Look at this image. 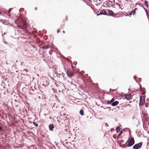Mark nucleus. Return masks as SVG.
<instances>
[{
  "label": "nucleus",
  "instance_id": "obj_1",
  "mask_svg": "<svg viewBox=\"0 0 149 149\" xmlns=\"http://www.w3.org/2000/svg\"><path fill=\"white\" fill-rule=\"evenodd\" d=\"M127 143V146L130 147L133 145L135 143L134 139L133 137L130 138V136L128 140L126 143Z\"/></svg>",
  "mask_w": 149,
  "mask_h": 149
},
{
  "label": "nucleus",
  "instance_id": "obj_2",
  "mask_svg": "<svg viewBox=\"0 0 149 149\" xmlns=\"http://www.w3.org/2000/svg\"><path fill=\"white\" fill-rule=\"evenodd\" d=\"M145 97L144 96H141L140 97L139 103L140 106H143L144 104V103H145Z\"/></svg>",
  "mask_w": 149,
  "mask_h": 149
},
{
  "label": "nucleus",
  "instance_id": "obj_3",
  "mask_svg": "<svg viewBox=\"0 0 149 149\" xmlns=\"http://www.w3.org/2000/svg\"><path fill=\"white\" fill-rule=\"evenodd\" d=\"M143 144L142 142L135 144L133 147V149H138L141 148Z\"/></svg>",
  "mask_w": 149,
  "mask_h": 149
},
{
  "label": "nucleus",
  "instance_id": "obj_4",
  "mask_svg": "<svg viewBox=\"0 0 149 149\" xmlns=\"http://www.w3.org/2000/svg\"><path fill=\"white\" fill-rule=\"evenodd\" d=\"M66 74L67 75L70 77H72L74 76V75L73 73H72L71 72L69 71L68 70Z\"/></svg>",
  "mask_w": 149,
  "mask_h": 149
},
{
  "label": "nucleus",
  "instance_id": "obj_5",
  "mask_svg": "<svg viewBox=\"0 0 149 149\" xmlns=\"http://www.w3.org/2000/svg\"><path fill=\"white\" fill-rule=\"evenodd\" d=\"M108 14L110 16H114V14L113 11L109 9H107Z\"/></svg>",
  "mask_w": 149,
  "mask_h": 149
},
{
  "label": "nucleus",
  "instance_id": "obj_6",
  "mask_svg": "<svg viewBox=\"0 0 149 149\" xmlns=\"http://www.w3.org/2000/svg\"><path fill=\"white\" fill-rule=\"evenodd\" d=\"M107 15V13L104 10H102L98 14H97V15Z\"/></svg>",
  "mask_w": 149,
  "mask_h": 149
},
{
  "label": "nucleus",
  "instance_id": "obj_7",
  "mask_svg": "<svg viewBox=\"0 0 149 149\" xmlns=\"http://www.w3.org/2000/svg\"><path fill=\"white\" fill-rule=\"evenodd\" d=\"M50 47V46L49 45H47L46 46H43L41 47V48L42 49H47Z\"/></svg>",
  "mask_w": 149,
  "mask_h": 149
},
{
  "label": "nucleus",
  "instance_id": "obj_8",
  "mask_svg": "<svg viewBox=\"0 0 149 149\" xmlns=\"http://www.w3.org/2000/svg\"><path fill=\"white\" fill-rule=\"evenodd\" d=\"M118 103L119 102L117 101H116L112 103L111 104V105L113 106H115L118 104Z\"/></svg>",
  "mask_w": 149,
  "mask_h": 149
},
{
  "label": "nucleus",
  "instance_id": "obj_9",
  "mask_svg": "<svg viewBox=\"0 0 149 149\" xmlns=\"http://www.w3.org/2000/svg\"><path fill=\"white\" fill-rule=\"evenodd\" d=\"M49 130L51 131H52L53 130V129L54 128V125L53 124H51L49 126Z\"/></svg>",
  "mask_w": 149,
  "mask_h": 149
},
{
  "label": "nucleus",
  "instance_id": "obj_10",
  "mask_svg": "<svg viewBox=\"0 0 149 149\" xmlns=\"http://www.w3.org/2000/svg\"><path fill=\"white\" fill-rule=\"evenodd\" d=\"M12 10H13V9L12 8H10L9 9L8 12H7L8 15L10 17L11 16V15L10 14V12Z\"/></svg>",
  "mask_w": 149,
  "mask_h": 149
},
{
  "label": "nucleus",
  "instance_id": "obj_11",
  "mask_svg": "<svg viewBox=\"0 0 149 149\" xmlns=\"http://www.w3.org/2000/svg\"><path fill=\"white\" fill-rule=\"evenodd\" d=\"M120 128L119 126H117L116 128V131L117 132H118L120 131Z\"/></svg>",
  "mask_w": 149,
  "mask_h": 149
},
{
  "label": "nucleus",
  "instance_id": "obj_12",
  "mask_svg": "<svg viewBox=\"0 0 149 149\" xmlns=\"http://www.w3.org/2000/svg\"><path fill=\"white\" fill-rule=\"evenodd\" d=\"M23 27H24V28H26L27 26V24L25 22H23Z\"/></svg>",
  "mask_w": 149,
  "mask_h": 149
},
{
  "label": "nucleus",
  "instance_id": "obj_13",
  "mask_svg": "<svg viewBox=\"0 0 149 149\" xmlns=\"http://www.w3.org/2000/svg\"><path fill=\"white\" fill-rule=\"evenodd\" d=\"M131 95L130 94L126 95L125 97L127 99H129Z\"/></svg>",
  "mask_w": 149,
  "mask_h": 149
},
{
  "label": "nucleus",
  "instance_id": "obj_14",
  "mask_svg": "<svg viewBox=\"0 0 149 149\" xmlns=\"http://www.w3.org/2000/svg\"><path fill=\"white\" fill-rule=\"evenodd\" d=\"M80 114L82 116H83L84 115V112L83 110L81 109L79 112Z\"/></svg>",
  "mask_w": 149,
  "mask_h": 149
},
{
  "label": "nucleus",
  "instance_id": "obj_15",
  "mask_svg": "<svg viewBox=\"0 0 149 149\" xmlns=\"http://www.w3.org/2000/svg\"><path fill=\"white\" fill-rule=\"evenodd\" d=\"M17 27H19L20 29H21L22 30H24V27L22 25H18L17 26Z\"/></svg>",
  "mask_w": 149,
  "mask_h": 149
},
{
  "label": "nucleus",
  "instance_id": "obj_16",
  "mask_svg": "<svg viewBox=\"0 0 149 149\" xmlns=\"http://www.w3.org/2000/svg\"><path fill=\"white\" fill-rule=\"evenodd\" d=\"M146 4V6L148 8V2L147 1H145L144 2Z\"/></svg>",
  "mask_w": 149,
  "mask_h": 149
},
{
  "label": "nucleus",
  "instance_id": "obj_17",
  "mask_svg": "<svg viewBox=\"0 0 149 149\" xmlns=\"http://www.w3.org/2000/svg\"><path fill=\"white\" fill-rule=\"evenodd\" d=\"M64 74L63 73H62L61 75L58 74V75H59V76H58V77H60V76H61V78L63 77V79H64Z\"/></svg>",
  "mask_w": 149,
  "mask_h": 149
},
{
  "label": "nucleus",
  "instance_id": "obj_18",
  "mask_svg": "<svg viewBox=\"0 0 149 149\" xmlns=\"http://www.w3.org/2000/svg\"><path fill=\"white\" fill-rule=\"evenodd\" d=\"M137 8H135L134 10H133L132 12V13H133V14L134 15L135 13H136V12L135 11H136V10Z\"/></svg>",
  "mask_w": 149,
  "mask_h": 149
},
{
  "label": "nucleus",
  "instance_id": "obj_19",
  "mask_svg": "<svg viewBox=\"0 0 149 149\" xmlns=\"http://www.w3.org/2000/svg\"><path fill=\"white\" fill-rule=\"evenodd\" d=\"M33 124L34 125H35V126L36 127H37L38 126V124L37 123H36L35 122H33Z\"/></svg>",
  "mask_w": 149,
  "mask_h": 149
},
{
  "label": "nucleus",
  "instance_id": "obj_20",
  "mask_svg": "<svg viewBox=\"0 0 149 149\" xmlns=\"http://www.w3.org/2000/svg\"><path fill=\"white\" fill-rule=\"evenodd\" d=\"M125 130H126V131H129V134L130 135L131 132L130 130L128 128H127L126 129H125Z\"/></svg>",
  "mask_w": 149,
  "mask_h": 149
},
{
  "label": "nucleus",
  "instance_id": "obj_21",
  "mask_svg": "<svg viewBox=\"0 0 149 149\" xmlns=\"http://www.w3.org/2000/svg\"><path fill=\"white\" fill-rule=\"evenodd\" d=\"M107 103L108 104H110L111 103V101L110 100H108L107 102Z\"/></svg>",
  "mask_w": 149,
  "mask_h": 149
},
{
  "label": "nucleus",
  "instance_id": "obj_22",
  "mask_svg": "<svg viewBox=\"0 0 149 149\" xmlns=\"http://www.w3.org/2000/svg\"><path fill=\"white\" fill-rule=\"evenodd\" d=\"M145 11L146 12L147 16L148 17V10H147V9H146L145 10Z\"/></svg>",
  "mask_w": 149,
  "mask_h": 149
},
{
  "label": "nucleus",
  "instance_id": "obj_23",
  "mask_svg": "<svg viewBox=\"0 0 149 149\" xmlns=\"http://www.w3.org/2000/svg\"><path fill=\"white\" fill-rule=\"evenodd\" d=\"M114 99L113 98H112L111 100H110V101H111V103H112L114 101Z\"/></svg>",
  "mask_w": 149,
  "mask_h": 149
},
{
  "label": "nucleus",
  "instance_id": "obj_24",
  "mask_svg": "<svg viewBox=\"0 0 149 149\" xmlns=\"http://www.w3.org/2000/svg\"><path fill=\"white\" fill-rule=\"evenodd\" d=\"M64 26V24H63L62 25H61V28H63V27Z\"/></svg>",
  "mask_w": 149,
  "mask_h": 149
},
{
  "label": "nucleus",
  "instance_id": "obj_25",
  "mask_svg": "<svg viewBox=\"0 0 149 149\" xmlns=\"http://www.w3.org/2000/svg\"><path fill=\"white\" fill-rule=\"evenodd\" d=\"M68 82H69V83H70L72 85V84H73V85H75L74 84H73L72 83V82H70V81H68Z\"/></svg>",
  "mask_w": 149,
  "mask_h": 149
},
{
  "label": "nucleus",
  "instance_id": "obj_26",
  "mask_svg": "<svg viewBox=\"0 0 149 149\" xmlns=\"http://www.w3.org/2000/svg\"><path fill=\"white\" fill-rule=\"evenodd\" d=\"M105 125L106 127H109V125L107 124V123H106L105 124Z\"/></svg>",
  "mask_w": 149,
  "mask_h": 149
},
{
  "label": "nucleus",
  "instance_id": "obj_27",
  "mask_svg": "<svg viewBox=\"0 0 149 149\" xmlns=\"http://www.w3.org/2000/svg\"><path fill=\"white\" fill-rule=\"evenodd\" d=\"M3 130V128L0 126V130Z\"/></svg>",
  "mask_w": 149,
  "mask_h": 149
},
{
  "label": "nucleus",
  "instance_id": "obj_28",
  "mask_svg": "<svg viewBox=\"0 0 149 149\" xmlns=\"http://www.w3.org/2000/svg\"><path fill=\"white\" fill-rule=\"evenodd\" d=\"M60 30H59L58 29L57 31V33H59V32H60Z\"/></svg>",
  "mask_w": 149,
  "mask_h": 149
},
{
  "label": "nucleus",
  "instance_id": "obj_29",
  "mask_svg": "<svg viewBox=\"0 0 149 149\" xmlns=\"http://www.w3.org/2000/svg\"><path fill=\"white\" fill-rule=\"evenodd\" d=\"M65 59H66L67 60H68V61H70V62L71 63H72V61H71L68 60V59L67 58H65Z\"/></svg>",
  "mask_w": 149,
  "mask_h": 149
},
{
  "label": "nucleus",
  "instance_id": "obj_30",
  "mask_svg": "<svg viewBox=\"0 0 149 149\" xmlns=\"http://www.w3.org/2000/svg\"><path fill=\"white\" fill-rule=\"evenodd\" d=\"M122 133V132H121L118 135H120Z\"/></svg>",
  "mask_w": 149,
  "mask_h": 149
},
{
  "label": "nucleus",
  "instance_id": "obj_31",
  "mask_svg": "<svg viewBox=\"0 0 149 149\" xmlns=\"http://www.w3.org/2000/svg\"><path fill=\"white\" fill-rule=\"evenodd\" d=\"M55 85H56V86L57 87H58V85L57 84H56V83H55Z\"/></svg>",
  "mask_w": 149,
  "mask_h": 149
},
{
  "label": "nucleus",
  "instance_id": "obj_32",
  "mask_svg": "<svg viewBox=\"0 0 149 149\" xmlns=\"http://www.w3.org/2000/svg\"><path fill=\"white\" fill-rule=\"evenodd\" d=\"M110 90H111V91H115V90H114V89H113V90H111V89H110Z\"/></svg>",
  "mask_w": 149,
  "mask_h": 149
},
{
  "label": "nucleus",
  "instance_id": "obj_33",
  "mask_svg": "<svg viewBox=\"0 0 149 149\" xmlns=\"http://www.w3.org/2000/svg\"><path fill=\"white\" fill-rule=\"evenodd\" d=\"M148 104H146V107H148Z\"/></svg>",
  "mask_w": 149,
  "mask_h": 149
},
{
  "label": "nucleus",
  "instance_id": "obj_34",
  "mask_svg": "<svg viewBox=\"0 0 149 149\" xmlns=\"http://www.w3.org/2000/svg\"><path fill=\"white\" fill-rule=\"evenodd\" d=\"M129 14H130V15H132V12H130V13Z\"/></svg>",
  "mask_w": 149,
  "mask_h": 149
},
{
  "label": "nucleus",
  "instance_id": "obj_35",
  "mask_svg": "<svg viewBox=\"0 0 149 149\" xmlns=\"http://www.w3.org/2000/svg\"><path fill=\"white\" fill-rule=\"evenodd\" d=\"M120 141L122 142H124V141L123 140H121Z\"/></svg>",
  "mask_w": 149,
  "mask_h": 149
},
{
  "label": "nucleus",
  "instance_id": "obj_36",
  "mask_svg": "<svg viewBox=\"0 0 149 149\" xmlns=\"http://www.w3.org/2000/svg\"><path fill=\"white\" fill-rule=\"evenodd\" d=\"M123 148H125V147H127V146H125V145H123Z\"/></svg>",
  "mask_w": 149,
  "mask_h": 149
},
{
  "label": "nucleus",
  "instance_id": "obj_37",
  "mask_svg": "<svg viewBox=\"0 0 149 149\" xmlns=\"http://www.w3.org/2000/svg\"><path fill=\"white\" fill-rule=\"evenodd\" d=\"M135 81L137 83H138V81L136 79H135Z\"/></svg>",
  "mask_w": 149,
  "mask_h": 149
},
{
  "label": "nucleus",
  "instance_id": "obj_38",
  "mask_svg": "<svg viewBox=\"0 0 149 149\" xmlns=\"http://www.w3.org/2000/svg\"><path fill=\"white\" fill-rule=\"evenodd\" d=\"M139 84L140 85V88H141V84L139 83Z\"/></svg>",
  "mask_w": 149,
  "mask_h": 149
},
{
  "label": "nucleus",
  "instance_id": "obj_39",
  "mask_svg": "<svg viewBox=\"0 0 149 149\" xmlns=\"http://www.w3.org/2000/svg\"><path fill=\"white\" fill-rule=\"evenodd\" d=\"M4 43H5L6 44H7V42H4Z\"/></svg>",
  "mask_w": 149,
  "mask_h": 149
},
{
  "label": "nucleus",
  "instance_id": "obj_40",
  "mask_svg": "<svg viewBox=\"0 0 149 149\" xmlns=\"http://www.w3.org/2000/svg\"><path fill=\"white\" fill-rule=\"evenodd\" d=\"M101 107H102V108H103L104 109H105V108L104 107H103V106H101Z\"/></svg>",
  "mask_w": 149,
  "mask_h": 149
},
{
  "label": "nucleus",
  "instance_id": "obj_41",
  "mask_svg": "<svg viewBox=\"0 0 149 149\" xmlns=\"http://www.w3.org/2000/svg\"><path fill=\"white\" fill-rule=\"evenodd\" d=\"M99 0L100 2L102 1V0Z\"/></svg>",
  "mask_w": 149,
  "mask_h": 149
},
{
  "label": "nucleus",
  "instance_id": "obj_42",
  "mask_svg": "<svg viewBox=\"0 0 149 149\" xmlns=\"http://www.w3.org/2000/svg\"><path fill=\"white\" fill-rule=\"evenodd\" d=\"M143 9L145 10L146 9L144 7L143 8Z\"/></svg>",
  "mask_w": 149,
  "mask_h": 149
},
{
  "label": "nucleus",
  "instance_id": "obj_43",
  "mask_svg": "<svg viewBox=\"0 0 149 149\" xmlns=\"http://www.w3.org/2000/svg\"><path fill=\"white\" fill-rule=\"evenodd\" d=\"M143 9L145 10L146 9L144 7L143 8Z\"/></svg>",
  "mask_w": 149,
  "mask_h": 149
},
{
  "label": "nucleus",
  "instance_id": "obj_44",
  "mask_svg": "<svg viewBox=\"0 0 149 149\" xmlns=\"http://www.w3.org/2000/svg\"><path fill=\"white\" fill-rule=\"evenodd\" d=\"M108 108L109 109H110V107H108L107 108Z\"/></svg>",
  "mask_w": 149,
  "mask_h": 149
},
{
  "label": "nucleus",
  "instance_id": "obj_45",
  "mask_svg": "<svg viewBox=\"0 0 149 149\" xmlns=\"http://www.w3.org/2000/svg\"><path fill=\"white\" fill-rule=\"evenodd\" d=\"M133 78H134V79H135H135H135V77H133Z\"/></svg>",
  "mask_w": 149,
  "mask_h": 149
},
{
  "label": "nucleus",
  "instance_id": "obj_46",
  "mask_svg": "<svg viewBox=\"0 0 149 149\" xmlns=\"http://www.w3.org/2000/svg\"><path fill=\"white\" fill-rule=\"evenodd\" d=\"M2 20H0V22H2Z\"/></svg>",
  "mask_w": 149,
  "mask_h": 149
},
{
  "label": "nucleus",
  "instance_id": "obj_47",
  "mask_svg": "<svg viewBox=\"0 0 149 149\" xmlns=\"http://www.w3.org/2000/svg\"><path fill=\"white\" fill-rule=\"evenodd\" d=\"M129 1H130L131 2H132V1H131V0H129Z\"/></svg>",
  "mask_w": 149,
  "mask_h": 149
},
{
  "label": "nucleus",
  "instance_id": "obj_48",
  "mask_svg": "<svg viewBox=\"0 0 149 149\" xmlns=\"http://www.w3.org/2000/svg\"><path fill=\"white\" fill-rule=\"evenodd\" d=\"M88 0V1H91V0Z\"/></svg>",
  "mask_w": 149,
  "mask_h": 149
},
{
  "label": "nucleus",
  "instance_id": "obj_49",
  "mask_svg": "<svg viewBox=\"0 0 149 149\" xmlns=\"http://www.w3.org/2000/svg\"><path fill=\"white\" fill-rule=\"evenodd\" d=\"M141 6L143 8L144 7V6Z\"/></svg>",
  "mask_w": 149,
  "mask_h": 149
},
{
  "label": "nucleus",
  "instance_id": "obj_50",
  "mask_svg": "<svg viewBox=\"0 0 149 149\" xmlns=\"http://www.w3.org/2000/svg\"><path fill=\"white\" fill-rule=\"evenodd\" d=\"M63 33H64L65 32V31H63Z\"/></svg>",
  "mask_w": 149,
  "mask_h": 149
},
{
  "label": "nucleus",
  "instance_id": "obj_51",
  "mask_svg": "<svg viewBox=\"0 0 149 149\" xmlns=\"http://www.w3.org/2000/svg\"><path fill=\"white\" fill-rule=\"evenodd\" d=\"M2 23L3 24H4V23L3 22H2Z\"/></svg>",
  "mask_w": 149,
  "mask_h": 149
},
{
  "label": "nucleus",
  "instance_id": "obj_52",
  "mask_svg": "<svg viewBox=\"0 0 149 149\" xmlns=\"http://www.w3.org/2000/svg\"><path fill=\"white\" fill-rule=\"evenodd\" d=\"M139 80H140V79H141V78H139Z\"/></svg>",
  "mask_w": 149,
  "mask_h": 149
},
{
  "label": "nucleus",
  "instance_id": "obj_53",
  "mask_svg": "<svg viewBox=\"0 0 149 149\" xmlns=\"http://www.w3.org/2000/svg\"><path fill=\"white\" fill-rule=\"evenodd\" d=\"M1 14V12H0V15Z\"/></svg>",
  "mask_w": 149,
  "mask_h": 149
},
{
  "label": "nucleus",
  "instance_id": "obj_54",
  "mask_svg": "<svg viewBox=\"0 0 149 149\" xmlns=\"http://www.w3.org/2000/svg\"><path fill=\"white\" fill-rule=\"evenodd\" d=\"M145 93H143V95H144Z\"/></svg>",
  "mask_w": 149,
  "mask_h": 149
},
{
  "label": "nucleus",
  "instance_id": "obj_55",
  "mask_svg": "<svg viewBox=\"0 0 149 149\" xmlns=\"http://www.w3.org/2000/svg\"><path fill=\"white\" fill-rule=\"evenodd\" d=\"M5 34V33H4L3 35H4Z\"/></svg>",
  "mask_w": 149,
  "mask_h": 149
}]
</instances>
